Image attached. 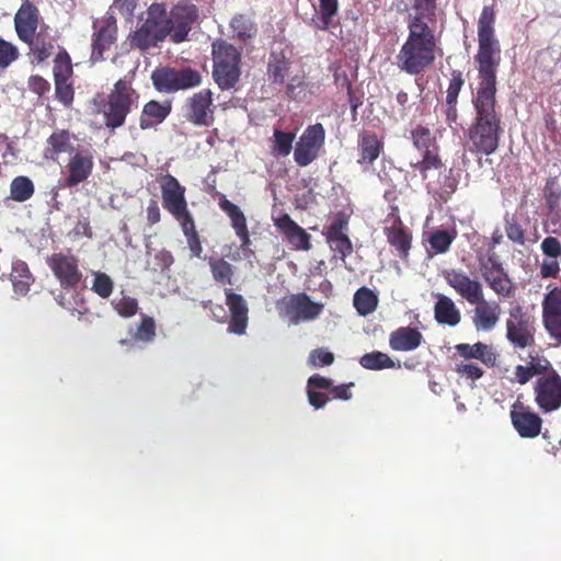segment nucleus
Instances as JSON below:
<instances>
[{"mask_svg":"<svg viewBox=\"0 0 561 561\" xmlns=\"http://www.w3.org/2000/svg\"><path fill=\"white\" fill-rule=\"evenodd\" d=\"M495 10L484 5L478 19V51L474 56L478 88L472 98L476 116L468 128L470 152L490 156L500 145L501 115L496 111V73L501 64V44L495 35Z\"/></svg>","mask_w":561,"mask_h":561,"instance_id":"nucleus-1","label":"nucleus"},{"mask_svg":"<svg viewBox=\"0 0 561 561\" xmlns=\"http://www.w3.org/2000/svg\"><path fill=\"white\" fill-rule=\"evenodd\" d=\"M537 377L533 386L534 402L542 413H551L561 408V375L543 355H529L526 365H517L511 382L524 386Z\"/></svg>","mask_w":561,"mask_h":561,"instance_id":"nucleus-2","label":"nucleus"},{"mask_svg":"<svg viewBox=\"0 0 561 561\" xmlns=\"http://www.w3.org/2000/svg\"><path fill=\"white\" fill-rule=\"evenodd\" d=\"M407 26L408 36L396 56V64L401 71L417 76L435 62L439 39L435 28Z\"/></svg>","mask_w":561,"mask_h":561,"instance_id":"nucleus-3","label":"nucleus"},{"mask_svg":"<svg viewBox=\"0 0 561 561\" xmlns=\"http://www.w3.org/2000/svg\"><path fill=\"white\" fill-rule=\"evenodd\" d=\"M139 98L138 91L133 88V78L117 80L99 106L105 127L114 131L124 126L127 116L138 107Z\"/></svg>","mask_w":561,"mask_h":561,"instance_id":"nucleus-4","label":"nucleus"},{"mask_svg":"<svg viewBox=\"0 0 561 561\" xmlns=\"http://www.w3.org/2000/svg\"><path fill=\"white\" fill-rule=\"evenodd\" d=\"M168 36L172 39L167 4L153 2L148 7L144 22L130 34L129 41L131 47L147 51L150 48L157 47Z\"/></svg>","mask_w":561,"mask_h":561,"instance_id":"nucleus-5","label":"nucleus"},{"mask_svg":"<svg viewBox=\"0 0 561 561\" xmlns=\"http://www.w3.org/2000/svg\"><path fill=\"white\" fill-rule=\"evenodd\" d=\"M213 79L220 90L234 89L241 77V53L232 44L217 39L211 44Z\"/></svg>","mask_w":561,"mask_h":561,"instance_id":"nucleus-6","label":"nucleus"},{"mask_svg":"<svg viewBox=\"0 0 561 561\" xmlns=\"http://www.w3.org/2000/svg\"><path fill=\"white\" fill-rule=\"evenodd\" d=\"M150 78L158 92L168 94L197 88L203 82L201 72L191 67H157Z\"/></svg>","mask_w":561,"mask_h":561,"instance_id":"nucleus-7","label":"nucleus"},{"mask_svg":"<svg viewBox=\"0 0 561 561\" xmlns=\"http://www.w3.org/2000/svg\"><path fill=\"white\" fill-rule=\"evenodd\" d=\"M505 328V337L514 350L523 351L536 344L535 323L520 305L510 308Z\"/></svg>","mask_w":561,"mask_h":561,"instance_id":"nucleus-8","label":"nucleus"},{"mask_svg":"<svg viewBox=\"0 0 561 561\" xmlns=\"http://www.w3.org/2000/svg\"><path fill=\"white\" fill-rule=\"evenodd\" d=\"M479 268L486 285L502 298H512L516 294V285L503 267L495 252L479 260Z\"/></svg>","mask_w":561,"mask_h":561,"instance_id":"nucleus-9","label":"nucleus"},{"mask_svg":"<svg viewBox=\"0 0 561 561\" xmlns=\"http://www.w3.org/2000/svg\"><path fill=\"white\" fill-rule=\"evenodd\" d=\"M163 208L176 220L192 216L185 197L186 188L170 173L158 180Z\"/></svg>","mask_w":561,"mask_h":561,"instance_id":"nucleus-10","label":"nucleus"},{"mask_svg":"<svg viewBox=\"0 0 561 561\" xmlns=\"http://www.w3.org/2000/svg\"><path fill=\"white\" fill-rule=\"evenodd\" d=\"M184 117L194 126L210 127L215 123L216 105L210 89H202L185 100Z\"/></svg>","mask_w":561,"mask_h":561,"instance_id":"nucleus-11","label":"nucleus"},{"mask_svg":"<svg viewBox=\"0 0 561 561\" xmlns=\"http://www.w3.org/2000/svg\"><path fill=\"white\" fill-rule=\"evenodd\" d=\"M325 142V129L322 124L309 125L294 148V161L305 168L316 161Z\"/></svg>","mask_w":561,"mask_h":561,"instance_id":"nucleus-12","label":"nucleus"},{"mask_svg":"<svg viewBox=\"0 0 561 561\" xmlns=\"http://www.w3.org/2000/svg\"><path fill=\"white\" fill-rule=\"evenodd\" d=\"M46 264L64 289L77 288L83 279L79 259L71 253H53L47 256Z\"/></svg>","mask_w":561,"mask_h":561,"instance_id":"nucleus-13","label":"nucleus"},{"mask_svg":"<svg viewBox=\"0 0 561 561\" xmlns=\"http://www.w3.org/2000/svg\"><path fill=\"white\" fill-rule=\"evenodd\" d=\"M168 13L171 23L172 43L180 44L187 41L193 25L199 19L198 8L188 1H180Z\"/></svg>","mask_w":561,"mask_h":561,"instance_id":"nucleus-14","label":"nucleus"},{"mask_svg":"<svg viewBox=\"0 0 561 561\" xmlns=\"http://www.w3.org/2000/svg\"><path fill=\"white\" fill-rule=\"evenodd\" d=\"M94 33L92 35V51L90 61L95 64L105 59V53L110 51L117 42V21L112 14H107L99 23H94Z\"/></svg>","mask_w":561,"mask_h":561,"instance_id":"nucleus-15","label":"nucleus"},{"mask_svg":"<svg viewBox=\"0 0 561 561\" xmlns=\"http://www.w3.org/2000/svg\"><path fill=\"white\" fill-rule=\"evenodd\" d=\"M347 227L348 216L343 211H339L323 232L330 249L339 253L342 260L353 253L352 241L345 232Z\"/></svg>","mask_w":561,"mask_h":561,"instance_id":"nucleus-16","label":"nucleus"},{"mask_svg":"<svg viewBox=\"0 0 561 561\" xmlns=\"http://www.w3.org/2000/svg\"><path fill=\"white\" fill-rule=\"evenodd\" d=\"M444 278L469 304L482 300L484 295L482 284L477 278H470L466 272L451 268L444 272Z\"/></svg>","mask_w":561,"mask_h":561,"instance_id":"nucleus-17","label":"nucleus"},{"mask_svg":"<svg viewBox=\"0 0 561 561\" xmlns=\"http://www.w3.org/2000/svg\"><path fill=\"white\" fill-rule=\"evenodd\" d=\"M511 420L514 428L523 438H535L541 432L542 419L529 407L522 403L513 404Z\"/></svg>","mask_w":561,"mask_h":561,"instance_id":"nucleus-18","label":"nucleus"},{"mask_svg":"<svg viewBox=\"0 0 561 561\" xmlns=\"http://www.w3.org/2000/svg\"><path fill=\"white\" fill-rule=\"evenodd\" d=\"M68 174L65 179L67 187H76L85 182L92 174L94 168L93 153L89 149L71 153L66 165Z\"/></svg>","mask_w":561,"mask_h":561,"instance_id":"nucleus-19","label":"nucleus"},{"mask_svg":"<svg viewBox=\"0 0 561 561\" xmlns=\"http://www.w3.org/2000/svg\"><path fill=\"white\" fill-rule=\"evenodd\" d=\"M274 226L279 230L291 249L306 252L311 250V236L288 214H283L274 219Z\"/></svg>","mask_w":561,"mask_h":561,"instance_id":"nucleus-20","label":"nucleus"},{"mask_svg":"<svg viewBox=\"0 0 561 561\" xmlns=\"http://www.w3.org/2000/svg\"><path fill=\"white\" fill-rule=\"evenodd\" d=\"M285 307L286 313L295 323L318 318L324 308L323 304L312 301L305 293L289 296Z\"/></svg>","mask_w":561,"mask_h":561,"instance_id":"nucleus-21","label":"nucleus"},{"mask_svg":"<svg viewBox=\"0 0 561 561\" xmlns=\"http://www.w3.org/2000/svg\"><path fill=\"white\" fill-rule=\"evenodd\" d=\"M225 296L230 311L229 332L238 335L244 334L249 321V307L245 299L242 295L233 293L231 288L225 289Z\"/></svg>","mask_w":561,"mask_h":561,"instance_id":"nucleus-22","label":"nucleus"},{"mask_svg":"<svg viewBox=\"0 0 561 561\" xmlns=\"http://www.w3.org/2000/svg\"><path fill=\"white\" fill-rule=\"evenodd\" d=\"M388 220L391 221V225L383 228L387 241L396 249L398 255L402 260H408L411 249L412 233L404 226L399 215H391Z\"/></svg>","mask_w":561,"mask_h":561,"instance_id":"nucleus-23","label":"nucleus"},{"mask_svg":"<svg viewBox=\"0 0 561 561\" xmlns=\"http://www.w3.org/2000/svg\"><path fill=\"white\" fill-rule=\"evenodd\" d=\"M218 205L220 209L229 217L231 227L240 240V248L243 251L249 250L252 242L248 229L247 217L241 208L229 201L225 195L219 197Z\"/></svg>","mask_w":561,"mask_h":561,"instance_id":"nucleus-24","label":"nucleus"},{"mask_svg":"<svg viewBox=\"0 0 561 561\" xmlns=\"http://www.w3.org/2000/svg\"><path fill=\"white\" fill-rule=\"evenodd\" d=\"M39 24V11L31 0H22V4L14 15V27L21 41H31Z\"/></svg>","mask_w":561,"mask_h":561,"instance_id":"nucleus-25","label":"nucleus"},{"mask_svg":"<svg viewBox=\"0 0 561 561\" xmlns=\"http://www.w3.org/2000/svg\"><path fill=\"white\" fill-rule=\"evenodd\" d=\"M472 323L477 331H491L497 324L501 317V306L496 301L482 300L474 304Z\"/></svg>","mask_w":561,"mask_h":561,"instance_id":"nucleus-26","label":"nucleus"},{"mask_svg":"<svg viewBox=\"0 0 561 561\" xmlns=\"http://www.w3.org/2000/svg\"><path fill=\"white\" fill-rule=\"evenodd\" d=\"M73 140L75 135L68 129H55L46 139L44 157L46 159L57 160L60 154H71L75 150Z\"/></svg>","mask_w":561,"mask_h":561,"instance_id":"nucleus-27","label":"nucleus"},{"mask_svg":"<svg viewBox=\"0 0 561 561\" xmlns=\"http://www.w3.org/2000/svg\"><path fill=\"white\" fill-rule=\"evenodd\" d=\"M424 342L423 334L417 328L400 327L389 335V346L396 352H412Z\"/></svg>","mask_w":561,"mask_h":561,"instance_id":"nucleus-28","label":"nucleus"},{"mask_svg":"<svg viewBox=\"0 0 561 561\" xmlns=\"http://www.w3.org/2000/svg\"><path fill=\"white\" fill-rule=\"evenodd\" d=\"M412 11L409 15L408 25L428 26L437 28V0H413Z\"/></svg>","mask_w":561,"mask_h":561,"instance_id":"nucleus-29","label":"nucleus"},{"mask_svg":"<svg viewBox=\"0 0 561 561\" xmlns=\"http://www.w3.org/2000/svg\"><path fill=\"white\" fill-rule=\"evenodd\" d=\"M456 353L463 359H479L488 367H494L497 354L492 345L477 342L474 344L460 343L455 346Z\"/></svg>","mask_w":561,"mask_h":561,"instance_id":"nucleus-30","label":"nucleus"},{"mask_svg":"<svg viewBox=\"0 0 561 561\" xmlns=\"http://www.w3.org/2000/svg\"><path fill=\"white\" fill-rule=\"evenodd\" d=\"M170 101L159 102L151 100L147 102L139 118V127L142 130L151 129L161 124L171 113Z\"/></svg>","mask_w":561,"mask_h":561,"instance_id":"nucleus-31","label":"nucleus"},{"mask_svg":"<svg viewBox=\"0 0 561 561\" xmlns=\"http://www.w3.org/2000/svg\"><path fill=\"white\" fill-rule=\"evenodd\" d=\"M383 150V141L374 131H363L358 137L359 158L357 163L360 165L373 164Z\"/></svg>","mask_w":561,"mask_h":561,"instance_id":"nucleus-32","label":"nucleus"},{"mask_svg":"<svg viewBox=\"0 0 561 561\" xmlns=\"http://www.w3.org/2000/svg\"><path fill=\"white\" fill-rule=\"evenodd\" d=\"M340 10L339 0H319L316 13L310 20V25L317 31H328L334 26V19Z\"/></svg>","mask_w":561,"mask_h":561,"instance_id":"nucleus-33","label":"nucleus"},{"mask_svg":"<svg viewBox=\"0 0 561 561\" xmlns=\"http://www.w3.org/2000/svg\"><path fill=\"white\" fill-rule=\"evenodd\" d=\"M434 318L439 324L455 327L460 322L461 314L451 298L439 294L434 306Z\"/></svg>","mask_w":561,"mask_h":561,"instance_id":"nucleus-34","label":"nucleus"},{"mask_svg":"<svg viewBox=\"0 0 561 561\" xmlns=\"http://www.w3.org/2000/svg\"><path fill=\"white\" fill-rule=\"evenodd\" d=\"M543 197L550 214V220L556 226L561 220V186L556 178L547 180L543 187Z\"/></svg>","mask_w":561,"mask_h":561,"instance_id":"nucleus-35","label":"nucleus"},{"mask_svg":"<svg viewBox=\"0 0 561 561\" xmlns=\"http://www.w3.org/2000/svg\"><path fill=\"white\" fill-rule=\"evenodd\" d=\"M296 138L294 131H285L278 128L273 130V136L270 138V152L274 158H285L289 156L293 150V142Z\"/></svg>","mask_w":561,"mask_h":561,"instance_id":"nucleus-36","label":"nucleus"},{"mask_svg":"<svg viewBox=\"0 0 561 561\" xmlns=\"http://www.w3.org/2000/svg\"><path fill=\"white\" fill-rule=\"evenodd\" d=\"M230 28L233 36L241 42L255 37L257 33L256 23L251 15L239 13L230 21Z\"/></svg>","mask_w":561,"mask_h":561,"instance_id":"nucleus-37","label":"nucleus"},{"mask_svg":"<svg viewBox=\"0 0 561 561\" xmlns=\"http://www.w3.org/2000/svg\"><path fill=\"white\" fill-rule=\"evenodd\" d=\"M10 276L15 294L21 296L26 295L33 283V276L27 264L23 261L14 262Z\"/></svg>","mask_w":561,"mask_h":561,"instance_id":"nucleus-38","label":"nucleus"},{"mask_svg":"<svg viewBox=\"0 0 561 561\" xmlns=\"http://www.w3.org/2000/svg\"><path fill=\"white\" fill-rule=\"evenodd\" d=\"M422 159L411 163V168L417 171L423 180L428 178L432 170H439L444 163L439 154V147L421 152Z\"/></svg>","mask_w":561,"mask_h":561,"instance_id":"nucleus-39","label":"nucleus"},{"mask_svg":"<svg viewBox=\"0 0 561 561\" xmlns=\"http://www.w3.org/2000/svg\"><path fill=\"white\" fill-rule=\"evenodd\" d=\"M35 194L34 182L26 175H18L10 183L9 197L16 203L30 201Z\"/></svg>","mask_w":561,"mask_h":561,"instance_id":"nucleus-40","label":"nucleus"},{"mask_svg":"<svg viewBox=\"0 0 561 561\" xmlns=\"http://www.w3.org/2000/svg\"><path fill=\"white\" fill-rule=\"evenodd\" d=\"M208 265L211 272L214 280L221 285H232L234 266L227 262L225 259H216L210 256L208 259Z\"/></svg>","mask_w":561,"mask_h":561,"instance_id":"nucleus-41","label":"nucleus"},{"mask_svg":"<svg viewBox=\"0 0 561 561\" xmlns=\"http://www.w3.org/2000/svg\"><path fill=\"white\" fill-rule=\"evenodd\" d=\"M354 307L360 316L373 313L378 306V296L367 287H360L354 294Z\"/></svg>","mask_w":561,"mask_h":561,"instance_id":"nucleus-42","label":"nucleus"},{"mask_svg":"<svg viewBox=\"0 0 561 561\" xmlns=\"http://www.w3.org/2000/svg\"><path fill=\"white\" fill-rule=\"evenodd\" d=\"M410 134L413 147L420 152L439 147L436 137L431 129L424 125H416L411 129Z\"/></svg>","mask_w":561,"mask_h":561,"instance_id":"nucleus-43","label":"nucleus"},{"mask_svg":"<svg viewBox=\"0 0 561 561\" xmlns=\"http://www.w3.org/2000/svg\"><path fill=\"white\" fill-rule=\"evenodd\" d=\"M455 239V231H448L444 229H437L433 231L427 239L430 243V256H432L433 254L446 253Z\"/></svg>","mask_w":561,"mask_h":561,"instance_id":"nucleus-44","label":"nucleus"},{"mask_svg":"<svg viewBox=\"0 0 561 561\" xmlns=\"http://www.w3.org/2000/svg\"><path fill=\"white\" fill-rule=\"evenodd\" d=\"M183 234L186 238L187 247L193 256L201 257L203 253V245L196 230L195 220L193 215L179 220Z\"/></svg>","mask_w":561,"mask_h":561,"instance_id":"nucleus-45","label":"nucleus"},{"mask_svg":"<svg viewBox=\"0 0 561 561\" xmlns=\"http://www.w3.org/2000/svg\"><path fill=\"white\" fill-rule=\"evenodd\" d=\"M359 364L362 367L369 370L400 367V364L397 365L388 354L379 351L364 354L359 358Z\"/></svg>","mask_w":561,"mask_h":561,"instance_id":"nucleus-46","label":"nucleus"},{"mask_svg":"<svg viewBox=\"0 0 561 561\" xmlns=\"http://www.w3.org/2000/svg\"><path fill=\"white\" fill-rule=\"evenodd\" d=\"M31 41H22L27 44L31 53L34 55L37 62H43L49 58L54 50V45L45 36L32 34Z\"/></svg>","mask_w":561,"mask_h":561,"instance_id":"nucleus-47","label":"nucleus"},{"mask_svg":"<svg viewBox=\"0 0 561 561\" xmlns=\"http://www.w3.org/2000/svg\"><path fill=\"white\" fill-rule=\"evenodd\" d=\"M290 68V62L284 55L273 56L268 62L267 72L273 83H284Z\"/></svg>","mask_w":561,"mask_h":561,"instance_id":"nucleus-48","label":"nucleus"},{"mask_svg":"<svg viewBox=\"0 0 561 561\" xmlns=\"http://www.w3.org/2000/svg\"><path fill=\"white\" fill-rule=\"evenodd\" d=\"M54 80L70 79L73 73L72 64L69 54L61 50L57 54L54 60Z\"/></svg>","mask_w":561,"mask_h":561,"instance_id":"nucleus-49","label":"nucleus"},{"mask_svg":"<svg viewBox=\"0 0 561 561\" xmlns=\"http://www.w3.org/2000/svg\"><path fill=\"white\" fill-rule=\"evenodd\" d=\"M91 289L101 298H108L114 289V282L103 272L93 273V282Z\"/></svg>","mask_w":561,"mask_h":561,"instance_id":"nucleus-50","label":"nucleus"},{"mask_svg":"<svg viewBox=\"0 0 561 561\" xmlns=\"http://www.w3.org/2000/svg\"><path fill=\"white\" fill-rule=\"evenodd\" d=\"M156 335V322L153 318L149 316H142L135 332V340L149 343L154 340Z\"/></svg>","mask_w":561,"mask_h":561,"instance_id":"nucleus-51","label":"nucleus"},{"mask_svg":"<svg viewBox=\"0 0 561 561\" xmlns=\"http://www.w3.org/2000/svg\"><path fill=\"white\" fill-rule=\"evenodd\" d=\"M558 311H561V287H553L542 300V318Z\"/></svg>","mask_w":561,"mask_h":561,"instance_id":"nucleus-52","label":"nucleus"},{"mask_svg":"<svg viewBox=\"0 0 561 561\" xmlns=\"http://www.w3.org/2000/svg\"><path fill=\"white\" fill-rule=\"evenodd\" d=\"M504 222L507 238L514 243L523 245L525 243V232L516 217L506 215L504 217Z\"/></svg>","mask_w":561,"mask_h":561,"instance_id":"nucleus-53","label":"nucleus"},{"mask_svg":"<svg viewBox=\"0 0 561 561\" xmlns=\"http://www.w3.org/2000/svg\"><path fill=\"white\" fill-rule=\"evenodd\" d=\"M114 310L124 318H130L137 313L138 301L129 296L112 300Z\"/></svg>","mask_w":561,"mask_h":561,"instance_id":"nucleus-54","label":"nucleus"},{"mask_svg":"<svg viewBox=\"0 0 561 561\" xmlns=\"http://www.w3.org/2000/svg\"><path fill=\"white\" fill-rule=\"evenodd\" d=\"M454 371L460 377L476 381L483 377L484 370L476 363L460 362L455 364Z\"/></svg>","mask_w":561,"mask_h":561,"instance_id":"nucleus-55","label":"nucleus"},{"mask_svg":"<svg viewBox=\"0 0 561 561\" xmlns=\"http://www.w3.org/2000/svg\"><path fill=\"white\" fill-rule=\"evenodd\" d=\"M56 99L65 106H70L75 98V90L69 79L54 80Z\"/></svg>","mask_w":561,"mask_h":561,"instance_id":"nucleus-56","label":"nucleus"},{"mask_svg":"<svg viewBox=\"0 0 561 561\" xmlns=\"http://www.w3.org/2000/svg\"><path fill=\"white\" fill-rule=\"evenodd\" d=\"M450 80L446 91V102H458L459 93L465 84V79L460 70H451Z\"/></svg>","mask_w":561,"mask_h":561,"instance_id":"nucleus-57","label":"nucleus"},{"mask_svg":"<svg viewBox=\"0 0 561 561\" xmlns=\"http://www.w3.org/2000/svg\"><path fill=\"white\" fill-rule=\"evenodd\" d=\"M19 55L16 46L0 37V69H7L19 58Z\"/></svg>","mask_w":561,"mask_h":561,"instance_id":"nucleus-58","label":"nucleus"},{"mask_svg":"<svg viewBox=\"0 0 561 561\" xmlns=\"http://www.w3.org/2000/svg\"><path fill=\"white\" fill-rule=\"evenodd\" d=\"M334 354L323 347L316 348L310 352L308 363L310 366L318 368L330 366L334 363Z\"/></svg>","mask_w":561,"mask_h":561,"instance_id":"nucleus-59","label":"nucleus"},{"mask_svg":"<svg viewBox=\"0 0 561 561\" xmlns=\"http://www.w3.org/2000/svg\"><path fill=\"white\" fill-rule=\"evenodd\" d=\"M542 319L549 336L561 344V310Z\"/></svg>","mask_w":561,"mask_h":561,"instance_id":"nucleus-60","label":"nucleus"},{"mask_svg":"<svg viewBox=\"0 0 561 561\" xmlns=\"http://www.w3.org/2000/svg\"><path fill=\"white\" fill-rule=\"evenodd\" d=\"M541 250L543 254H546L547 256L557 259L558 256L561 255V243L554 237H547L541 242Z\"/></svg>","mask_w":561,"mask_h":561,"instance_id":"nucleus-61","label":"nucleus"},{"mask_svg":"<svg viewBox=\"0 0 561 561\" xmlns=\"http://www.w3.org/2000/svg\"><path fill=\"white\" fill-rule=\"evenodd\" d=\"M307 396L310 405L317 410L324 408L325 404L330 401L329 394L317 391L316 389L309 387L307 389Z\"/></svg>","mask_w":561,"mask_h":561,"instance_id":"nucleus-62","label":"nucleus"},{"mask_svg":"<svg viewBox=\"0 0 561 561\" xmlns=\"http://www.w3.org/2000/svg\"><path fill=\"white\" fill-rule=\"evenodd\" d=\"M458 184L459 181L454 174V169H449L440 185L442 195L450 196L457 191Z\"/></svg>","mask_w":561,"mask_h":561,"instance_id":"nucleus-63","label":"nucleus"},{"mask_svg":"<svg viewBox=\"0 0 561 561\" xmlns=\"http://www.w3.org/2000/svg\"><path fill=\"white\" fill-rule=\"evenodd\" d=\"M28 88L38 95H43L49 91L50 84L41 76H32L28 79Z\"/></svg>","mask_w":561,"mask_h":561,"instance_id":"nucleus-64","label":"nucleus"}]
</instances>
